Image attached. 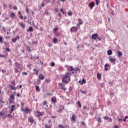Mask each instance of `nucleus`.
Masks as SVG:
<instances>
[{
    "label": "nucleus",
    "mask_w": 128,
    "mask_h": 128,
    "mask_svg": "<svg viewBox=\"0 0 128 128\" xmlns=\"http://www.w3.org/2000/svg\"><path fill=\"white\" fill-rule=\"evenodd\" d=\"M72 74H74V72H67L62 78V82L64 84H68L70 80V76Z\"/></svg>",
    "instance_id": "nucleus-1"
},
{
    "label": "nucleus",
    "mask_w": 128,
    "mask_h": 128,
    "mask_svg": "<svg viewBox=\"0 0 128 128\" xmlns=\"http://www.w3.org/2000/svg\"><path fill=\"white\" fill-rule=\"evenodd\" d=\"M20 64H18V62H16L14 64V70H15V72L18 73L20 72Z\"/></svg>",
    "instance_id": "nucleus-2"
},
{
    "label": "nucleus",
    "mask_w": 128,
    "mask_h": 128,
    "mask_svg": "<svg viewBox=\"0 0 128 128\" xmlns=\"http://www.w3.org/2000/svg\"><path fill=\"white\" fill-rule=\"evenodd\" d=\"M92 38H93V40H101L102 38H100V37L98 36V34H92Z\"/></svg>",
    "instance_id": "nucleus-3"
},
{
    "label": "nucleus",
    "mask_w": 128,
    "mask_h": 128,
    "mask_svg": "<svg viewBox=\"0 0 128 128\" xmlns=\"http://www.w3.org/2000/svg\"><path fill=\"white\" fill-rule=\"evenodd\" d=\"M58 86L60 88L61 90H66V88H64V84H63L62 83L58 84Z\"/></svg>",
    "instance_id": "nucleus-4"
},
{
    "label": "nucleus",
    "mask_w": 128,
    "mask_h": 128,
    "mask_svg": "<svg viewBox=\"0 0 128 128\" xmlns=\"http://www.w3.org/2000/svg\"><path fill=\"white\" fill-rule=\"evenodd\" d=\"M109 61L113 64H116V58H110L109 59Z\"/></svg>",
    "instance_id": "nucleus-5"
},
{
    "label": "nucleus",
    "mask_w": 128,
    "mask_h": 128,
    "mask_svg": "<svg viewBox=\"0 0 128 128\" xmlns=\"http://www.w3.org/2000/svg\"><path fill=\"white\" fill-rule=\"evenodd\" d=\"M20 40V37L18 36H16V38H12V41L14 44L16 42V40Z\"/></svg>",
    "instance_id": "nucleus-6"
},
{
    "label": "nucleus",
    "mask_w": 128,
    "mask_h": 128,
    "mask_svg": "<svg viewBox=\"0 0 128 128\" xmlns=\"http://www.w3.org/2000/svg\"><path fill=\"white\" fill-rule=\"evenodd\" d=\"M70 32H76L78 30V27L73 26L70 28Z\"/></svg>",
    "instance_id": "nucleus-7"
},
{
    "label": "nucleus",
    "mask_w": 128,
    "mask_h": 128,
    "mask_svg": "<svg viewBox=\"0 0 128 128\" xmlns=\"http://www.w3.org/2000/svg\"><path fill=\"white\" fill-rule=\"evenodd\" d=\"M74 67L72 66H68V72H72V70H74Z\"/></svg>",
    "instance_id": "nucleus-8"
},
{
    "label": "nucleus",
    "mask_w": 128,
    "mask_h": 128,
    "mask_svg": "<svg viewBox=\"0 0 128 128\" xmlns=\"http://www.w3.org/2000/svg\"><path fill=\"white\" fill-rule=\"evenodd\" d=\"M74 72H75L76 74H80V69L78 68H74Z\"/></svg>",
    "instance_id": "nucleus-9"
},
{
    "label": "nucleus",
    "mask_w": 128,
    "mask_h": 128,
    "mask_svg": "<svg viewBox=\"0 0 128 128\" xmlns=\"http://www.w3.org/2000/svg\"><path fill=\"white\" fill-rule=\"evenodd\" d=\"M38 78L39 80H44V76L42 74H39Z\"/></svg>",
    "instance_id": "nucleus-10"
},
{
    "label": "nucleus",
    "mask_w": 128,
    "mask_h": 128,
    "mask_svg": "<svg viewBox=\"0 0 128 128\" xmlns=\"http://www.w3.org/2000/svg\"><path fill=\"white\" fill-rule=\"evenodd\" d=\"M76 115H72V117L70 118V120H72V122H76Z\"/></svg>",
    "instance_id": "nucleus-11"
},
{
    "label": "nucleus",
    "mask_w": 128,
    "mask_h": 128,
    "mask_svg": "<svg viewBox=\"0 0 128 128\" xmlns=\"http://www.w3.org/2000/svg\"><path fill=\"white\" fill-rule=\"evenodd\" d=\"M117 54L118 58H120L122 56V52L120 51H118Z\"/></svg>",
    "instance_id": "nucleus-12"
},
{
    "label": "nucleus",
    "mask_w": 128,
    "mask_h": 128,
    "mask_svg": "<svg viewBox=\"0 0 128 128\" xmlns=\"http://www.w3.org/2000/svg\"><path fill=\"white\" fill-rule=\"evenodd\" d=\"M34 72H36V76H38V72H40V69H38V68H36L34 69Z\"/></svg>",
    "instance_id": "nucleus-13"
},
{
    "label": "nucleus",
    "mask_w": 128,
    "mask_h": 128,
    "mask_svg": "<svg viewBox=\"0 0 128 128\" xmlns=\"http://www.w3.org/2000/svg\"><path fill=\"white\" fill-rule=\"evenodd\" d=\"M14 108H16V106H14V105L12 106L10 114H12V112H14Z\"/></svg>",
    "instance_id": "nucleus-14"
},
{
    "label": "nucleus",
    "mask_w": 128,
    "mask_h": 128,
    "mask_svg": "<svg viewBox=\"0 0 128 128\" xmlns=\"http://www.w3.org/2000/svg\"><path fill=\"white\" fill-rule=\"evenodd\" d=\"M89 6L92 10L94 6V2H92L90 4H89Z\"/></svg>",
    "instance_id": "nucleus-15"
},
{
    "label": "nucleus",
    "mask_w": 128,
    "mask_h": 128,
    "mask_svg": "<svg viewBox=\"0 0 128 128\" xmlns=\"http://www.w3.org/2000/svg\"><path fill=\"white\" fill-rule=\"evenodd\" d=\"M9 88H10V90H16V88L14 87V86H12L10 84H9Z\"/></svg>",
    "instance_id": "nucleus-16"
},
{
    "label": "nucleus",
    "mask_w": 128,
    "mask_h": 128,
    "mask_svg": "<svg viewBox=\"0 0 128 128\" xmlns=\"http://www.w3.org/2000/svg\"><path fill=\"white\" fill-rule=\"evenodd\" d=\"M97 78H98L99 80H102V76H100V73H98L97 74Z\"/></svg>",
    "instance_id": "nucleus-17"
},
{
    "label": "nucleus",
    "mask_w": 128,
    "mask_h": 128,
    "mask_svg": "<svg viewBox=\"0 0 128 128\" xmlns=\"http://www.w3.org/2000/svg\"><path fill=\"white\" fill-rule=\"evenodd\" d=\"M52 102H56V97H52V100H51Z\"/></svg>",
    "instance_id": "nucleus-18"
},
{
    "label": "nucleus",
    "mask_w": 128,
    "mask_h": 128,
    "mask_svg": "<svg viewBox=\"0 0 128 128\" xmlns=\"http://www.w3.org/2000/svg\"><path fill=\"white\" fill-rule=\"evenodd\" d=\"M107 54L108 56H112V50H108L107 52Z\"/></svg>",
    "instance_id": "nucleus-19"
},
{
    "label": "nucleus",
    "mask_w": 128,
    "mask_h": 128,
    "mask_svg": "<svg viewBox=\"0 0 128 128\" xmlns=\"http://www.w3.org/2000/svg\"><path fill=\"white\" fill-rule=\"evenodd\" d=\"M27 32H34V28L30 26L28 29H27Z\"/></svg>",
    "instance_id": "nucleus-20"
},
{
    "label": "nucleus",
    "mask_w": 128,
    "mask_h": 128,
    "mask_svg": "<svg viewBox=\"0 0 128 128\" xmlns=\"http://www.w3.org/2000/svg\"><path fill=\"white\" fill-rule=\"evenodd\" d=\"M14 16H16V14L14 12L10 14V18H14Z\"/></svg>",
    "instance_id": "nucleus-21"
},
{
    "label": "nucleus",
    "mask_w": 128,
    "mask_h": 128,
    "mask_svg": "<svg viewBox=\"0 0 128 128\" xmlns=\"http://www.w3.org/2000/svg\"><path fill=\"white\" fill-rule=\"evenodd\" d=\"M38 118L40 116H44V113L42 112H38Z\"/></svg>",
    "instance_id": "nucleus-22"
},
{
    "label": "nucleus",
    "mask_w": 128,
    "mask_h": 128,
    "mask_svg": "<svg viewBox=\"0 0 128 128\" xmlns=\"http://www.w3.org/2000/svg\"><path fill=\"white\" fill-rule=\"evenodd\" d=\"M54 34L56 36H60V33L59 32H54Z\"/></svg>",
    "instance_id": "nucleus-23"
},
{
    "label": "nucleus",
    "mask_w": 128,
    "mask_h": 128,
    "mask_svg": "<svg viewBox=\"0 0 128 128\" xmlns=\"http://www.w3.org/2000/svg\"><path fill=\"white\" fill-rule=\"evenodd\" d=\"M107 66H110L108 64H106L104 65V70H108V68Z\"/></svg>",
    "instance_id": "nucleus-24"
},
{
    "label": "nucleus",
    "mask_w": 128,
    "mask_h": 128,
    "mask_svg": "<svg viewBox=\"0 0 128 128\" xmlns=\"http://www.w3.org/2000/svg\"><path fill=\"white\" fill-rule=\"evenodd\" d=\"M35 88H36V92H40V86H38L35 85Z\"/></svg>",
    "instance_id": "nucleus-25"
},
{
    "label": "nucleus",
    "mask_w": 128,
    "mask_h": 128,
    "mask_svg": "<svg viewBox=\"0 0 128 128\" xmlns=\"http://www.w3.org/2000/svg\"><path fill=\"white\" fill-rule=\"evenodd\" d=\"M26 50H28L29 52H32V50H30V47L26 46Z\"/></svg>",
    "instance_id": "nucleus-26"
},
{
    "label": "nucleus",
    "mask_w": 128,
    "mask_h": 128,
    "mask_svg": "<svg viewBox=\"0 0 128 128\" xmlns=\"http://www.w3.org/2000/svg\"><path fill=\"white\" fill-rule=\"evenodd\" d=\"M53 42L54 44H56L58 42V38H55L53 39Z\"/></svg>",
    "instance_id": "nucleus-27"
},
{
    "label": "nucleus",
    "mask_w": 128,
    "mask_h": 128,
    "mask_svg": "<svg viewBox=\"0 0 128 128\" xmlns=\"http://www.w3.org/2000/svg\"><path fill=\"white\" fill-rule=\"evenodd\" d=\"M20 26L23 28H26V25H24V24L22 22H21L20 23Z\"/></svg>",
    "instance_id": "nucleus-28"
},
{
    "label": "nucleus",
    "mask_w": 128,
    "mask_h": 128,
    "mask_svg": "<svg viewBox=\"0 0 128 128\" xmlns=\"http://www.w3.org/2000/svg\"><path fill=\"white\" fill-rule=\"evenodd\" d=\"M76 104H78L80 108H82V104H80V101H78L76 102Z\"/></svg>",
    "instance_id": "nucleus-29"
},
{
    "label": "nucleus",
    "mask_w": 128,
    "mask_h": 128,
    "mask_svg": "<svg viewBox=\"0 0 128 128\" xmlns=\"http://www.w3.org/2000/svg\"><path fill=\"white\" fill-rule=\"evenodd\" d=\"M0 116H6V114L2 113V112H0Z\"/></svg>",
    "instance_id": "nucleus-30"
},
{
    "label": "nucleus",
    "mask_w": 128,
    "mask_h": 128,
    "mask_svg": "<svg viewBox=\"0 0 128 128\" xmlns=\"http://www.w3.org/2000/svg\"><path fill=\"white\" fill-rule=\"evenodd\" d=\"M78 22L80 23V24H82V19L78 18Z\"/></svg>",
    "instance_id": "nucleus-31"
},
{
    "label": "nucleus",
    "mask_w": 128,
    "mask_h": 128,
    "mask_svg": "<svg viewBox=\"0 0 128 128\" xmlns=\"http://www.w3.org/2000/svg\"><path fill=\"white\" fill-rule=\"evenodd\" d=\"M68 16H72V12L71 11H69L68 12Z\"/></svg>",
    "instance_id": "nucleus-32"
},
{
    "label": "nucleus",
    "mask_w": 128,
    "mask_h": 128,
    "mask_svg": "<svg viewBox=\"0 0 128 128\" xmlns=\"http://www.w3.org/2000/svg\"><path fill=\"white\" fill-rule=\"evenodd\" d=\"M11 84H12V86H16V82L14 80H12L11 82Z\"/></svg>",
    "instance_id": "nucleus-33"
},
{
    "label": "nucleus",
    "mask_w": 128,
    "mask_h": 128,
    "mask_svg": "<svg viewBox=\"0 0 128 128\" xmlns=\"http://www.w3.org/2000/svg\"><path fill=\"white\" fill-rule=\"evenodd\" d=\"M58 28L56 27L54 28L53 30L54 31V32H58Z\"/></svg>",
    "instance_id": "nucleus-34"
},
{
    "label": "nucleus",
    "mask_w": 128,
    "mask_h": 128,
    "mask_svg": "<svg viewBox=\"0 0 128 128\" xmlns=\"http://www.w3.org/2000/svg\"><path fill=\"white\" fill-rule=\"evenodd\" d=\"M86 81L85 79H83L82 80V82L81 83V84H86Z\"/></svg>",
    "instance_id": "nucleus-35"
},
{
    "label": "nucleus",
    "mask_w": 128,
    "mask_h": 128,
    "mask_svg": "<svg viewBox=\"0 0 128 128\" xmlns=\"http://www.w3.org/2000/svg\"><path fill=\"white\" fill-rule=\"evenodd\" d=\"M10 98L14 100V95H12L10 96Z\"/></svg>",
    "instance_id": "nucleus-36"
},
{
    "label": "nucleus",
    "mask_w": 128,
    "mask_h": 128,
    "mask_svg": "<svg viewBox=\"0 0 128 128\" xmlns=\"http://www.w3.org/2000/svg\"><path fill=\"white\" fill-rule=\"evenodd\" d=\"M24 112H27V114H28V112H30V110L28 108H26Z\"/></svg>",
    "instance_id": "nucleus-37"
},
{
    "label": "nucleus",
    "mask_w": 128,
    "mask_h": 128,
    "mask_svg": "<svg viewBox=\"0 0 128 128\" xmlns=\"http://www.w3.org/2000/svg\"><path fill=\"white\" fill-rule=\"evenodd\" d=\"M29 122H34V119L32 118H29Z\"/></svg>",
    "instance_id": "nucleus-38"
},
{
    "label": "nucleus",
    "mask_w": 128,
    "mask_h": 128,
    "mask_svg": "<svg viewBox=\"0 0 128 128\" xmlns=\"http://www.w3.org/2000/svg\"><path fill=\"white\" fill-rule=\"evenodd\" d=\"M96 0V6H98V4H99L100 2V0Z\"/></svg>",
    "instance_id": "nucleus-39"
},
{
    "label": "nucleus",
    "mask_w": 128,
    "mask_h": 128,
    "mask_svg": "<svg viewBox=\"0 0 128 128\" xmlns=\"http://www.w3.org/2000/svg\"><path fill=\"white\" fill-rule=\"evenodd\" d=\"M58 128H64V126L60 124L58 126Z\"/></svg>",
    "instance_id": "nucleus-40"
},
{
    "label": "nucleus",
    "mask_w": 128,
    "mask_h": 128,
    "mask_svg": "<svg viewBox=\"0 0 128 128\" xmlns=\"http://www.w3.org/2000/svg\"><path fill=\"white\" fill-rule=\"evenodd\" d=\"M60 109L62 110H64V106H60Z\"/></svg>",
    "instance_id": "nucleus-41"
},
{
    "label": "nucleus",
    "mask_w": 128,
    "mask_h": 128,
    "mask_svg": "<svg viewBox=\"0 0 128 128\" xmlns=\"http://www.w3.org/2000/svg\"><path fill=\"white\" fill-rule=\"evenodd\" d=\"M44 126L46 128H50V126H48V125L46 124H44Z\"/></svg>",
    "instance_id": "nucleus-42"
},
{
    "label": "nucleus",
    "mask_w": 128,
    "mask_h": 128,
    "mask_svg": "<svg viewBox=\"0 0 128 128\" xmlns=\"http://www.w3.org/2000/svg\"><path fill=\"white\" fill-rule=\"evenodd\" d=\"M0 42L2 44V43H3V42H2V36L0 37Z\"/></svg>",
    "instance_id": "nucleus-43"
},
{
    "label": "nucleus",
    "mask_w": 128,
    "mask_h": 128,
    "mask_svg": "<svg viewBox=\"0 0 128 128\" xmlns=\"http://www.w3.org/2000/svg\"><path fill=\"white\" fill-rule=\"evenodd\" d=\"M56 66V64L54 62H52L51 63V66Z\"/></svg>",
    "instance_id": "nucleus-44"
},
{
    "label": "nucleus",
    "mask_w": 128,
    "mask_h": 128,
    "mask_svg": "<svg viewBox=\"0 0 128 128\" xmlns=\"http://www.w3.org/2000/svg\"><path fill=\"white\" fill-rule=\"evenodd\" d=\"M46 82L48 83V82H50V79L46 78Z\"/></svg>",
    "instance_id": "nucleus-45"
},
{
    "label": "nucleus",
    "mask_w": 128,
    "mask_h": 128,
    "mask_svg": "<svg viewBox=\"0 0 128 128\" xmlns=\"http://www.w3.org/2000/svg\"><path fill=\"white\" fill-rule=\"evenodd\" d=\"M24 106V102L21 103V108H22Z\"/></svg>",
    "instance_id": "nucleus-46"
},
{
    "label": "nucleus",
    "mask_w": 128,
    "mask_h": 128,
    "mask_svg": "<svg viewBox=\"0 0 128 128\" xmlns=\"http://www.w3.org/2000/svg\"><path fill=\"white\" fill-rule=\"evenodd\" d=\"M98 122L100 124L102 122V120H100V118H98V120H97Z\"/></svg>",
    "instance_id": "nucleus-47"
},
{
    "label": "nucleus",
    "mask_w": 128,
    "mask_h": 128,
    "mask_svg": "<svg viewBox=\"0 0 128 128\" xmlns=\"http://www.w3.org/2000/svg\"><path fill=\"white\" fill-rule=\"evenodd\" d=\"M108 122H112V118H108Z\"/></svg>",
    "instance_id": "nucleus-48"
},
{
    "label": "nucleus",
    "mask_w": 128,
    "mask_h": 128,
    "mask_svg": "<svg viewBox=\"0 0 128 128\" xmlns=\"http://www.w3.org/2000/svg\"><path fill=\"white\" fill-rule=\"evenodd\" d=\"M22 74L24 76H28V73L26 72H22Z\"/></svg>",
    "instance_id": "nucleus-49"
},
{
    "label": "nucleus",
    "mask_w": 128,
    "mask_h": 128,
    "mask_svg": "<svg viewBox=\"0 0 128 128\" xmlns=\"http://www.w3.org/2000/svg\"><path fill=\"white\" fill-rule=\"evenodd\" d=\"M46 104H48V102L46 101H44L43 102V106H46Z\"/></svg>",
    "instance_id": "nucleus-50"
},
{
    "label": "nucleus",
    "mask_w": 128,
    "mask_h": 128,
    "mask_svg": "<svg viewBox=\"0 0 128 128\" xmlns=\"http://www.w3.org/2000/svg\"><path fill=\"white\" fill-rule=\"evenodd\" d=\"M80 92L82 94H86V91H82V90H80Z\"/></svg>",
    "instance_id": "nucleus-51"
},
{
    "label": "nucleus",
    "mask_w": 128,
    "mask_h": 128,
    "mask_svg": "<svg viewBox=\"0 0 128 128\" xmlns=\"http://www.w3.org/2000/svg\"><path fill=\"white\" fill-rule=\"evenodd\" d=\"M60 12H62L63 14H64V9H61L60 10Z\"/></svg>",
    "instance_id": "nucleus-52"
},
{
    "label": "nucleus",
    "mask_w": 128,
    "mask_h": 128,
    "mask_svg": "<svg viewBox=\"0 0 128 128\" xmlns=\"http://www.w3.org/2000/svg\"><path fill=\"white\" fill-rule=\"evenodd\" d=\"M13 9L14 10H18V7H16V6H14L13 7Z\"/></svg>",
    "instance_id": "nucleus-53"
},
{
    "label": "nucleus",
    "mask_w": 128,
    "mask_h": 128,
    "mask_svg": "<svg viewBox=\"0 0 128 128\" xmlns=\"http://www.w3.org/2000/svg\"><path fill=\"white\" fill-rule=\"evenodd\" d=\"M6 116H8L9 118H12V114H10L6 115Z\"/></svg>",
    "instance_id": "nucleus-54"
},
{
    "label": "nucleus",
    "mask_w": 128,
    "mask_h": 128,
    "mask_svg": "<svg viewBox=\"0 0 128 128\" xmlns=\"http://www.w3.org/2000/svg\"><path fill=\"white\" fill-rule=\"evenodd\" d=\"M103 118H104V120H108V116H104Z\"/></svg>",
    "instance_id": "nucleus-55"
},
{
    "label": "nucleus",
    "mask_w": 128,
    "mask_h": 128,
    "mask_svg": "<svg viewBox=\"0 0 128 128\" xmlns=\"http://www.w3.org/2000/svg\"><path fill=\"white\" fill-rule=\"evenodd\" d=\"M8 62H10V66L12 65V60L10 59H9L8 60Z\"/></svg>",
    "instance_id": "nucleus-56"
},
{
    "label": "nucleus",
    "mask_w": 128,
    "mask_h": 128,
    "mask_svg": "<svg viewBox=\"0 0 128 128\" xmlns=\"http://www.w3.org/2000/svg\"><path fill=\"white\" fill-rule=\"evenodd\" d=\"M37 84H40V80H37Z\"/></svg>",
    "instance_id": "nucleus-57"
},
{
    "label": "nucleus",
    "mask_w": 128,
    "mask_h": 128,
    "mask_svg": "<svg viewBox=\"0 0 128 128\" xmlns=\"http://www.w3.org/2000/svg\"><path fill=\"white\" fill-rule=\"evenodd\" d=\"M58 112L60 114L61 112H62V110L60 108Z\"/></svg>",
    "instance_id": "nucleus-58"
},
{
    "label": "nucleus",
    "mask_w": 128,
    "mask_h": 128,
    "mask_svg": "<svg viewBox=\"0 0 128 128\" xmlns=\"http://www.w3.org/2000/svg\"><path fill=\"white\" fill-rule=\"evenodd\" d=\"M3 6H4V10H6V6L4 4H3Z\"/></svg>",
    "instance_id": "nucleus-59"
},
{
    "label": "nucleus",
    "mask_w": 128,
    "mask_h": 128,
    "mask_svg": "<svg viewBox=\"0 0 128 128\" xmlns=\"http://www.w3.org/2000/svg\"><path fill=\"white\" fill-rule=\"evenodd\" d=\"M26 12H27V14H29L30 13V11H28V8H26Z\"/></svg>",
    "instance_id": "nucleus-60"
},
{
    "label": "nucleus",
    "mask_w": 128,
    "mask_h": 128,
    "mask_svg": "<svg viewBox=\"0 0 128 128\" xmlns=\"http://www.w3.org/2000/svg\"><path fill=\"white\" fill-rule=\"evenodd\" d=\"M20 18L21 20H24V16H22V14H20Z\"/></svg>",
    "instance_id": "nucleus-61"
},
{
    "label": "nucleus",
    "mask_w": 128,
    "mask_h": 128,
    "mask_svg": "<svg viewBox=\"0 0 128 128\" xmlns=\"http://www.w3.org/2000/svg\"><path fill=\"white\" fill-rule=\"evenodd\" d=\"M6 50L7 52H10V50L9 48H6Z\"/></svg>",
    "instance_id": "nucleus-62"
},
{
    "label": "nucleus",
    "mask_w": 128,
    "mask_h": 128,
    "mask_svg": "<svg viewBox=\"0 0 128 128\" xmlns=\"http://www.w3.org/2000/svg\"><path fill=\"white\" fill-rule=\"evenodd\" d=\"M114 128H120V126H118V125H116V126H114Z\"/></svg>",
    "instance_id": "nucleus-63"
},
{
    "label": "nucleus",
    "mask_w": 128,
    "mask_h": 128,
    "mask_svg": "<svg viewBox=\"0 0 128 128\" xmlns=\"http://www.w3.org/2000/svg\"><path fill=\"white\" fill-rule=\"evenodd\" d=\"M45 14L48 15V11H46L44 12Z\"/></svg>",
    "instance_id": "nucleus-64"
}]
</instances>
